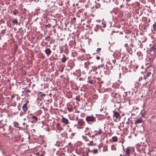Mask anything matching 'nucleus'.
<instances>
[{
	"instance_id": "nucleus-1",
	"label": "nucleus",
	"mask_w": 156,
	"mask_h": 156,
	"mask_svg": "<svg viewBox=\"0 0 156 156\" xmlns=\"http://www.w3.org/2000/svg\"><path fill=\"white\" fill-rule=\"evenodd\" d=\"M85 120L89 124H91L92 122H95L96 119L95 117L93 115H87L86 117Z\"/></svg>"
},
{
	"instance_id": "nucleus-2",
	"label": "nucleus",
	"mask_w": 156,
	"mask_h": 156,
	"mask_svg": "<svg viewBox=\"0 0 156 156\" xmlns=\"http://www.w3.org/2000/svg\"><path fill=\"white\" fill-rule=\"evenodd\" d=\"M103 134V132L101 128H99L94 131V135L92 136V137L94 138L95 136H101Z\"/></svg>"
},
{
	"instance_id": "nucleus-3",
	"label": "nucleus",
	"mask_w": 156,
	"mask_h": 156,
	"mask_svg": "<svg viewBox=\"0 0 156 156\" xmlns=\"http://www.w3.org/2000/svg\"><path fill=\"white\" fill-rule=\"evenodd\" d=\"M113 117L114 119V118H115V120L117 121V120H119L121 118L120 114L116 111H114Z\"/></svg>"
},
{
	"instance_id": "nucleus-4",
	"label": "nucleus",
	"mask_w": 156,
	"mask_h": 156,
	"mask_svg": "<svg viewBox=\"0 0 156 156\" xmlns=\"http://www.w3.org/2000/svg\"><path fill=\"white\" fill-rule=\"evenodd\" d=\"M61 121L62 122L65 124L66 125H67L69 123V121L68 119H66L64 117H62L61 119Z\"/></svg>"
},
{
	"instance_id": "nucleus-5",
	"label": "nucleus",
	"mask_w": 156,
	"mask_h": 156,
	"mask_svg": "<svg viewBox=\"0 0 156 156\" xmlns=\"http://www.w3.org/2000/svg\"><path fill=\"white\" fill-rule=\"evenodd\" d=\"M92 104L91 102L87 101V102L85 103V105H84V106L85 108H88L89 106H90V107H91L92 106Z\"/></svg>"
},
{
	"instance_id": "nucleus-6",
	"label": "nucleus",
	"mask_w": 156,
	"mask_h": 156,
	"mask_svg": "<svg viewBox=\"0 0 156 156\" xmlns=\"http://www.w3.org/2000/svg\"><path fill=\"white\" fill-rule=\"evenodd\" d=\"M31 119L32 120V122L34 123H35L37 122L38 118L35 116H32L31 117Z\"/></svg>"
},
{
	"instance_id": "nucleus-7",
	"label": "nucleus",
	"mask_w": 156,
	"mask_h": 156,
	"mask_svg": "<svg viewBox=\"0 0 156 156\" xmlns=\"http://www.w3.org/2000/svg\"><path fill=\"white\" fill-rule=\"evenodd\" d=\"M143 122V119L141 118H140L139 119H137L135 121V124H136L142 122Z\"/></svg>"
},
{
	"instance_id": "nucleus-8",
	"label": "nucleus",
	"mask_w": 156,
	"mask_h": 156,
	"mask_svg": "<svg viewBox=\"0 0 156 156\" xmlns=\"http://www.w3.org/2000/svg\"><path fill=\"white\" fill-rule=\"evenodd\" d=\"M89 128L87 127L85 128L84 132L85 133V135H89L90 133L89 132Z\"/></svg>"
},
{
	"instance_id": "nucleus-9",
	"label": "nucleus",
	"mask_w": 156,
	"mask_h": 156,
	"mask_svg": "<svg viewBox=\"0 0 156 156\" xmlns=\"http://www.w3.org/2000/svg\"><path fill=\"white\" fill-rule=\"evenodd\" d=\"M84 123L85 122L82 119H80L78 121V124L80 126H81L83 125Z\"/></svg>"
},
{
	"instance_id": "nucleus-10",
	"label": "nucleus",
	"mask_w": 156,
	"mask_h": 156,
	"mask_svg": "<svg viewBox=\"0 0 156 156\" xmlns=\"http://www.w3.org/2000/svg\"><path fill=\"white\" fill-rule=\"evenodd\" d=\"M19 11L18 10L16 9H15L13 11L12 14L14 15H16L17 14L19 16H20V15L19 14H20Z\"/></svg>"
},
{
	"instance_id": "nucleus-11",
	"label": "nucleus",
	"mask_w": 156,
	"mask_h": 156,
	"mask_svg": "<svg viewBox=\"0 0 156 156\" xmlns=\"http://www.w3.org/2000/svg\"><path fill=\"white\" fill-rule=\"evenodd\" d=\"M27 103H25L22 106L23 110L24 112H26L27 111Z\"/></svg>"
},
{
	"instance_id": "nucleus-12",
	"label": "nucleus",
	"mask_w": 156,
	"mask_h": 156,
	"mask_svg": "<svg viewBox=\"0 0 156 156\" xmlns=\"http://www.w3.org/2000/svg\"><path fill=\"white\" fill-rule=\"evenodd\" d=\"M45 53L47 55H50L51 53V51L49 48H47L45 51Z\"/></svg>"
},
{
	"instance_id": "nucleus-13",
	"label": "nucleus",
	"mask_w": 156,
	"mask_h": 156,
	"mask_svg": "<svg viewBox=\"0 0 156 156\" xmlns=\"http://www.w3.org/2000/svg\"><path fill=\"white\" fill-rule=\"evenodd\" d=\"M12 22L13 24H16V25H18V21L16 19L14 18L12 20Z\"/></svg>"
},
{
	"instance_id": "nucleus-14",
	"label": "nucleus",
	"mask_w": 156,
	"mask_h": 156,
	"mask_svg": "<svg viewBox=\"0 0 156 156\" xmlns=\"http://www.w3.org/2000/svg\"><path fill=\"white\" fill-rule=\"evenodd\" d=\"M63 57L61 59V61L63 63H65L66 62L67 60V58L66 57L65 55L64 54H63Z\"/></svg>"
},
{
	"instance_id": "nucleus-15",
	"label": "nucleus",
	"mask_w": 156,
	"mask_h": 156,
	"mask_svg": "<svg viewBox=\"0 0 156 156\" xmlns=\"http://www.w3.org/2000/svg\"><path fill=\"white\" fill-rule=\"evenodd\" d=\"M151 74V73L150 72H148L146 73V75H144V80H146V79Z\"/></svg>"
},
{
	"instance_id": "nucleus-16",
	"label": "nucleus",
	"mask_w": 156,
	"mask_h": 156,
	"mask_svg": "<svg viewBox=\"0 0 156 156\" xmlns=\"http://www.w3.org/2000/svg\"><path fill=\"white\" fill-rule=\"evenodd\" d=\"M13 126L14 127L17 128L19 127V125L18 122H15L13 123Z\"/></svg>"
},
{
	"instance_id": "nucleus-17",
	"label": "nucleus",
	"mask_w": 156,
	"mask_h": 156,
	"mask_svg": "<svg viewBox=\"0 0 156 156\" xmlns=\"http://www.w3.org/2000/svg\"><path fill=\"white\" fill-rule=\"evenodd\" d=\"M112 141L114 142H116L118 140V138L116 136H114L112 137Z\"/></svg>"
},
{
	"instance_id": "nucleus-18",
	"label": "nucleus",
	"mask_w": 156,
	"mask_h": 156,
	"mask_svg": "<svg viewBox=\"0 0 156 156\" xmlns=\"http://www.w3.org/2000/svg\"><path fill=\"white\" fill-rule=\"evenodd\" d=\"M42 92H39L37 94V95L39 97H43L45 96V94H41Z\"/></svg>"
},
{
	"instance_id": "nucleus-19",
	"label": "nucleus",
	"mask_w": 156,
	"mask_h": 156,
	"mask_svg": "<svg viewBox=\"0 0 156 156\" xmlns=\"http://www.w3.org/2000/svg\"><path fill=\"white\" fill-rule=\"evenodd\" d=\"M150 51L155 52L156 50V48L154 46H153L150 48Z\"/></svg>"
},
{
	"instance_id": "nucleus-20",
	"label": "nucleus",
	"mask_w": 156,
	"mask_h": 156,
	"mask_svg": "<svg viewBox=\"0 0 156 156\" xmlns=\"http://www.w3.org/2000/svg\"><path fill=\"white\" fill-rule=\"evenodd\" d=\"M67 109L69 112H71L73 111V108L71 106H69L67 107Z\"/></svg>"
},
{
	"instance_id": "nucleus-21",
	"label": "nucleus",
	"mask_w": 156,
	"mask_h": 156,
	"mask_svg": "<svg viewBox=\"0 0 156 156\" xmlns=\"http://www.w3.org/2000/svg\"><path fill=\"white\" fill-rule=\"evenodd\" d=\"M82 138L83 139L85 140L86 141H87L88 140V138L87 137V136H84V135H83L82 136Z\"/></svg>"
},
{
	"instance_id": "nucleus-22",
	"label": "nucleus",
	"mask_w": 156,
	"mask_h": 156,
	"mask_svg": "<svg viewBox=\"0 0 156 156\" xmlns=\"http://www.w3.org/2000/svg\"><path fill=\"white\" fill-rule=\"evenodd\" d=\"M88 156V154L87 153V151H84L83 154V156Z\"/></svg>"
},
{
	"instance_id": "nucleus-23",
	"label": "nucleus",
	"mask_w": 156,
	"mask_h": 156,
	"mask_svg": "<svg viewBox=\"0 0 156 156\" xmlns=\"http://www.w3.org/2000/svg\"><path fill=\"white\" fill-rule=\"evenodd\" d=\"M126 153L128 156L129 155V154L130 153V150L129 149V148H127L126 149Z\"/></svg>"
},
{
	"instance_id": "nucleus-24",
	"label": "nucleus",
	"mask_w": 156,
	"mask_h": 156,
	"mask_svg": "<svg viewBox=\"0 0 156 156\" xmlns=\"http://www.w3.org/2000/svg\"><path fill=\"white\" fill-rule=\"evenodd\" d=\"M75 99L77 101H80V96H77L76 97Z\"/></svg>"
},
{
	"instance_id": "nucleus-25",
	"label": "nucleus",
	"mask_w": 156,
	"mask_h": 156,
	"mask_svg": "<svg viewBox=\"0 0 156 156\" xmlns=\"http://www.w3.org/2000/svg\"><path fill=\"white\" fill-rule=\"evenodd\" d=\"M153 27L154 30L156 31V23L153 25Z\"/></svg>"
},
{
	"instance_id": "nucleus-26",
	"label": "nucleus",
	"mask_w": 156,
	"mask_h": 156,
	"mask_svg": "<svg viewBox=\"0 0 156 156\" xmlns=\"http://www.w3.org/2000/svg\"><path fill=\"white\" fill-rule=\"evenodd\" d=\"M93 152L94 154H97L98 153V151L97 149H94Z\"/></svg>"
},
{
	"instance_id": "nucleus-27",
	"label": "nucleus",
	"mask_w": 156,
	"mask_h": 156,
	"mask_svg": "<svg viewBox=\"0 0 156 156\" xmlns=\"http://www.w3.org/2000/svg\"><path fill=\"white\" fill-rule=\"evenodd\" d=\"M125 122H122V123H120V126L121 127H123L124 126Z\"/></svg>"
},
{
	"instance_id": "nucleus-28",
	"label": "nucleus",
	"mask_w": 156,
	"mask_h": 156,
	"mask_svg": "<svg viewBox=\"0 0 156 156\" xmlns=\"http://www.w3.org/2000/svg\"><path fill=\"white\" fill-rule=\"evenodd\" d=\"M6 127H7V128L8 129H9V128H8L7 126L6 125H4L3 126V127H2V128H3V129L4 130H5V128H6Z\"/></svg>"
},
{
	"instance_id": "nucleus-29",
	"label": "nucleus",
	"mask_w": 156,
	"mask_h": 156,
	"mask_svg": "<svg viewBox=\"0 0 156 156\" xmlns=\"http://www.w3.org/2000/svg\"><path fill=\"white\" fill-rule=\"evenodd\" d=\"M93 142V141H91L88 144H87L88 145L92 146Z\"/></svg>"
},
{
	"instance_id": "nucleus-30",
	"label": "nucleus",
	"mask_w": 156,
	"mask_h": 156,
	"mask_svg": "<svg viewBox=\"0 0 156 156\" xmlns=\"http://www.w3.org/2000/svg\"><path fill=\"white\" fill-rule=\"evenodd\" d=\"M37 100L38 101V100H39V101H41V100H42V98H40L39 97H38L37 98Z\"/></svg>"
},
{
	"instance_id": "nucleus-31",
	"label": "nucleus",
	"mask_w": 156,
	"mask_h": 156,
	"mask_svg": "<svg viewBox=\"0 0 156 156\" xmlns=\"http://www.w3.org/2000/svg\"><path fill=\"white\" fill-rule=\"evenodd\" d=\"M101 49L100 48H98L97 49V50H96V51L98 52L101 50Z\"/></svg>"
},
{
	"instance_id": "nucleus-32",
	"label": "nucleus",
	"mask_w": 156,
	"mask_h": 156,
	"mask_svg": "<svg viewBox=\"0 0 156 156\" xmlns=\"http://www.w3.org/2000/svg\"><path fill=\"white\" fill-rule=\"evenodd\" d=\"M112 150H115L116 148L114 146H112Z\"/></svg>"
},
{
	"instance_id": "nucleus-33",
	"label": "nucleus",
	"mask_w": 156,
	"mask_h": 156,
	"mask_svg": "<svg viewBox=\"0 0 156 156\" xmlns=\"http://www.w3.org/2000/svg\"><path fill=\"white\" fill-rule=\"evenodd\" d=\"M102 147V144H99V146H98L99 148Z\"/></svg>"
},
{
	"instance_id": "nucleus-34",
	"label": "nucleus",
	"mask_w": 156,
	"mask_h": 156,
	"mask_svg": "<svg viewBox=\"0 0 156 156\" xmlns=\"http://www.w3.org/2000/svg\"><path fill=\"white\" fill-rule=\"evenodd\" d=\"M143 80V78L142 77H140L139 79V81H142Z\"/></svg>"
},
{
	"instance_id": "nucleus-35",
	"label": "nucleus",
	"mask_w": 156,
	"mask_h": 156,
	"mask_svg": "<svg viewBox=\"0 0 156 156\" xmlns=\"http://www.w3.org/2000/svg\"><path fill=\"white\" fill-rule=\"evenodd\" d=\"M30 90H29L27 89V91H26V92H27V93H29V92H30Z\"/></svg>"
},
{
	"instance_id": "nucleus-36",
	"label": "nucleus",
	"mask_w": 156,
	"mask_h": 156,
	"mask_svg": "<svg viewBox=\"0 0 156 156\" xmlns=\"http://www.w3.org/2000/svg\"><path fill=\"white\" fill-rule=\"evenodd\" d=\"M96 58L97 60H99L100 59V57L99 56H98V57H96Z\"/></svg>"
},
{
	"instance_id": "nucleus-37",
	"label": "nucleus",
	"mask_w": 156,
	"mask_h": 156,
	"mask_svg": "<svg viewBox=\"0 0 156 156\" xmlns=\"http://www.w3.org/2000/svg\"><path fill=\"white\" fill-rule=\"evenodd\" d=\"M15 96H11V98L12 99L13 98H14Z\"/></svg>"
},
{
	"instance_id": "nucleus-38",
	"label": "nucleus",
	"mask_w": 156,
	"mask_h": 156,
	"mask_svg": "<svg viewBox=\"0 0 156 156\" xmlns=\"http://www.w3.org/2000/svg\"><path fill=\"white\" fill-rule=\"evenodd\" d=\"M89 83H93V82H92V81H90H90H89Z\"/></svg>"
},
{
	"instance_id": "nucleus-39",
	"label": "nucleus",
	"mask_w": 156,
	"mask_h": 156,
	"mask_svg": "<svg viewBox=\"0 0 156 156\" xmlns=\"http://www.w3.org/2000/svg\"><path fill=\"white\" fill-rule=\"evenodd\" d=\"M130 1H131V0H126V1L127 2H129Z\"/></svg>"
},
{
	"instance_id": "nucleus-40",
	"label": "nucleus",
	"mask_w": 156,
	"mask_h": 156,
	"mask_svg": "<svg viewBox=\"0 0 156 156\" xmlns=\"http://www.w3.org/2000/svg\"><path fill=\"white\" fill-rule=\"evenodd\" d=\"M142 116H143V117H144V115H143V114H142Z\"/></svg>"
},
{
	"instance_id": "nucleus-41",
	"label": "nucleus",
	"mask_w": 156,
	"mask_h": 156,
	"mask_svg": "<svg viewBox=\"0 0 156 156\" xmlns=\"http://www.w3.org/2000/svg\"><path fill=\"white\" fill-rule=\"evenodd\" d=\"M40 156H44V155H40Z\"/></svg>"
},
{
	"instance_id": "nucleus-42",
	"label": "nucleus",
	"mask_w": 156,
	"mask_h": 156,
	"mask_svg": "<svg viewBox=\"0 0 156 156\" xmlns=\"http://www.w3.org/2000/svg\"><path fill=\"white\" fill-rule=\"evenodd\" d=\"M75 18H73V19H74V20H75Z\"/></svg>"
},
{
	"instance_id": "nucleus-43",
	"label": "nucleus",
	"mask_w": 156,
	"mask_h": 156,
	"mask_svg": "<svg viewBox=\"0 0 156 156\" xmlns=\"http://www.w3.org/2000/svg\"><path fill=\"white\" fill-rule=\"evenodd\" d=\"M103 151H105L104 150H103Z\"/></svg>"
}]
</instances>
